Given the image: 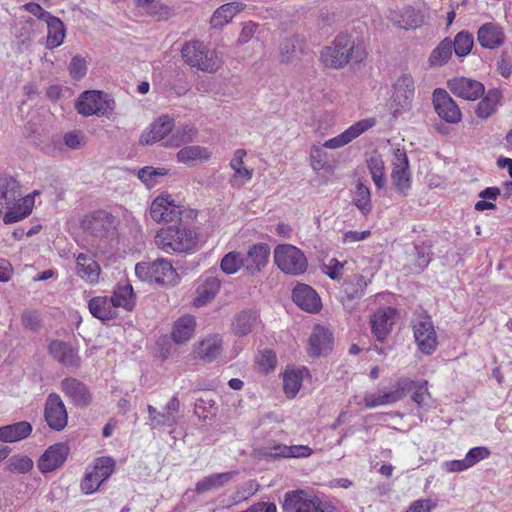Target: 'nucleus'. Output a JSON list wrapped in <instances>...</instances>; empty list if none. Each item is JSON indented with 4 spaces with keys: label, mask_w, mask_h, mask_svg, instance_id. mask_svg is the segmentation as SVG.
<instances>
[{
    "label": "nucleus",
    "mask_w": 512,
    "mask_h": 512,
    "mask_svg": "<svg viewBox=\"0 0 512 512\" xmlns=\"http://www.w3.org/2000/svg\"><path fill=\"white\" fill-rule=\"evenodd\" d=\"M490 455V451L487 447H483V446H479V447H474L472 449H470L465 458H466V461L468 462V465L469 467H473L474 465H476L478 462L488 458Z\"/></svg>",
    "instance_id": "59"
},
{
    "label": "nucleus",
    "mask_w": 512,
    "mask_h": 512,
    "mask_svg": "<svg viewBox=\"0 0 512 512\" xmlns=\"http://www.w3.org/2000/svg\"><path fill=\"white\" fill-rule=\"evenodd\" d=\"M433 105L438 116L447 123L456 124L461 121L462 113L446 90L442 88L434 90Z\"/></svg>",
    "instance_id": "14"
},
{
    "label": "nucleus",
    "mask_w": 512,
    "mask_h": 512,
    "mask_svg": "<svg viewBox=\"0 0 512 512\" xmlns=\"http://www.w3.org/2000/svg\"><path fill=\"white\" fill-rule=\"evenodd\" d=\"M31 432L32 426L26 421L2 426L0 427V441L6 443L17 442L27 438Z\"/></svg>",
    "instance_id": "34"
},
{
    "label": "nucleus",
    "mask_w": 512,
    "mask_h": 512,
    "mask_svg": "<svg viewBox=\"0 0 512 512\" xmlns=\"http://www.w3.org/2000/svg\"><path fill=\"white\" fill-rule=\"evenodd\" d=\"M303 41L299 35H293L285 38L279 46V58L282 63H290L294 59L296 52L303 50Z\"/></svg>",
    "instance_id": "43"
},
{
    "label": "nucleus",
    "mask_w": 512,
    "mask_h": 512,
    "mask_svg": "<svg viewBox=\"0 0 512 512\" xmlns=\"http://www.w3.org/2000/svg\"><path fill=\"white\" fill-rule=\"evenodd\" d=\"M505 33L501 25L488 22L481 25L477 32V40L485 49H497L505 42Z\"/></svg>",
    "instance_id": "22"
},
{
    "label": "nucleus",
    "mask_w": 512,
    "mask_h": 512,
    "mask_svg": "<svg viewBox=\"0 0 512 512\" xmlns=\"http://www.w3.org/2000/svg\"><path fill=\"white\" fill-rule=\"evenodd\" d=\"M244 4L240 2L226 3L213 13L210 24L213 28H222L228 24L237 13L243 10Z\"/></svg>",
    "instance_id": "37"
},
{
    "label": "nucleus",
    "mask_w": 512,
    "mask_h": 512,
    "mask_svg": "<svg viewBox=\"0 0 512 512\" xmlns=\"http://www.w3.org/2000/svg\"><path fill=\"white\" fill-rule=\"evenodd\" d=\"M344 264L339 262L336 258H332L329 264L325 266L326 274L332 280H339L342 277V269Z\"/></svg>",
    "instance_id": "64"
},
{
    "label": "nucleus",
    "mask_w": 512,
    "mask_h": 512,
    "mask_svg": "<svg viewBox=\"0 0 512 512\" xmlns=\"http://www.w3.org/2000/svg\"><path fill=\"white\" fill-rule=\"evenodd\" d=\"M195 135V127L193 125L186 124L175 131L171 138L167 140L166 145L180 147L183 144L192 142Z\"/></svg>",
    "instance_id": "48"
},
{
    "label": "nucleus",
    "mask_w": 512,
    "mask_h": 512,
    "mask_svg": "<svg viewBox=\"0 0 512 512\" xmlns=\"http://www.w3.org/2000/svg\"><path fill=\"white\" fill-rule=\"evenodd\" d=\"M101 268L99 263L90 255L79 253L76 256V273L89 284H96L99 281Z\"/></svg>",
    "instance_id": "28"
},
{
    "label": "nucleus",
    "mask_w": 512,
    "mask_h": 512,
    "mask_svg": "<svg viewBox=\"0 0 512 512\" xmlns=\"http://www.w3.org/2000/svg\"><path fill=\"white\" fill-rule=\"evenodd\" d=\"M257 28H258V24L254 23L252 21L244 23L237 42L239 44H245V43L249 42L252 39V37L254 36Z\"/></svg>",
    "instance_id": "62"
},
{
    "label": "nucleus",
    "mask_w": 512,
    "mask_h": 512,
    "mask_svg": "<svg viewBox=\"0 0 512 512\" xmlns=\"http://www.w3.org/2000/svg\"><path fill=\"white\" fill-rule=\"evenodd\" d=\"M368 282L363 275H353L343 283V302L361 299L367 288Z\"/></svg>",
    "instance_id": "32"
},
{
    "label": "nucleus",
    "mask_w": 512,
    "mask_h": 512,
    "mask_svg": "<svg viewBox=\"0 0 512 512\" xmlns=\"http://www.w3.org/2000/svg\"><path fill=\"white\" fill-rule=\"evenodd\" d=\"M150 216L156 222H172L176 219H194L197 212L177 205L171 195L161 194L152 201Z\"/></svg>",
    "instance_id": "7"
},
{
    "label": "nucleus",
    "mask_w": 512,
    "mask_h": 512,
    "mask_svg": "<svg viewBox=\"0 0 512 512\" xmlns=\"http://www.w3.org/2000/svg\"><path fill=\"white\" fill-rule=\"evenodd\" d=\"M119 220L112 213L96 210L87 214L81 226L83 230L98 242L100 249L112 248L118 244Z\"/></svg>",
    "instance_id": "2"
},
{
    "label": "nucleus",
    "mask_w": 512,
    "mask_h": 512,
    "mask_svg": "<svg viewBox=\"0 0 512 512\" xmlns=\"http://www.w3.org/2000/svg\"><path fill=\"white\" fill-rule=\"evenodd\" d=\"M321 58L325 66L341 68L345 66L350 59L360 62L363 56L358 48L355 50L354 41L351 37L343 34L337 36L331 46H327L322 50Z\"/></svg>",
    "instance_id": "4"
},
{
    "label": "nucleus",
    "mask_w": 512,
    "mask_h": 512,
    "mask_svg": "<svg viewBox=\"0 0 512 512\" xmlns=\"http://www.w3.org/2000/svg\"><path fill=\"white\" fill-rule=\"evenodd\" d=\"M223 351V338L219 334L208 335L199 341L195 347L196 356L206 363H211Z\"/></svg>",
    "instance_id": "27"
},
{
    "label": "nucleus",
    "mask_w": 512,
    "mask_h": 512,
    "mask_svg": "<svg viewBox=\"0 0 512 512\" xmlns=\"http://www.w3.org/2000/svg\"><path fill=\"white\" fill-rule=\"evenodd\" d=\"M270 247L266 243L252 245L244 256V267L252 275L260 272L268 263Z\"/></svg>",
    "instance_id": "24"
},
{
    "label": "nucleus",
    "mask_w": 512,
    "mask_h": 512,
    "mask_svg": "<svg viewBox=\"0 0 512 512\" xmlns=\"http://www.w3.org/2000/svg\"><path fill=\"white\" fill-rule=\"evenodd\" d=\"M173 128L174 119L168 115H162L150 125L149 130L142 133L139 142L142 145H151L164 139Z\"/></svg>",
    "instance_id": "23"
},
{
    "label": "nucleus",
    "mask_w": 512,
    "mask_h": 512,
    "mask_svg": "<svg viewBox=\"0 0 512 512\" xmlns=\"http://www.w3.org/2000/svg\"><path fill=\"white\" fill-rule=\"evenodd\" d=\"M310 354L319 356L331 349L332 334L329 330L316 326L310 336Z\"/></svg>",
    "instance_id": "36"
},
{
    "label": "nucleus",
    "mask_w": 512,
    "mask_h": 512,
    "mask_svg": "<svg viewBox=\"0 0 512 512\" xmlns=\"http://www.w3.org/2000/svg\"><path fill=\"white\" fill-rule=\"evenodd\" d=\"M453 53V41L443 39L430 53L428 63L431 67H440L448 62Z\"/></svg>",
    "instance_id": "40"
},
{
    "label": "nucleus",
    "mask_w": 512,
    "mask_h": 512,
    "mask_svg": "<svg viewBox=\"0 0 512 512\" xmlns=\"http://www.w3.org/2000/svg\"><path fill=\"white\" fill-rule=\"evenodd\" d=\"M48 353L63 367L75 371L81 365V357L76 346L70 342L53 340L48 345Z\"/></svg>",
    "instance_id": "12"
},
{
    "label": "nucleus",
    "mask_w": 512,
    "mask_h": 512,
    "mask_svg": "<svg viewBox=\"0 0 512 512\" xmlns=\"http://www.w3.org/2000/svg\"><path fill=\"white\" fill-rule=\"evenodd\" d=\"M392 95V103L395 105L394 114H399L410 108L415 94V82L410 74H403L397 79Z\"/></svg>",
    "instance_id": "13"
},
{
    "label": "nucleus",
    "mask_w": 512,
    "mask_h": 512,
    "mask_svg": "<svg viewBox=\"0 0 512 512\" xmlns=\"http://www.w3.org/2000/svg\"><path fill=\"white\" fill-rule=\"evenodd\" d=\"M450 91L457 97L465 100H476L484 94V85L466 77H458L448 81Z\"/></svg>",
    "instance_id": "21"
},
{
    "label": "nucleus",
    "mask_w": 512,
    "mask_h": 512,
    "mask_svg": "<svg viewBox=\"0 0 512 512\" xmlns=\"http://www.w3.org/2000/svg\"><path fill=\"white\" fill-rule=\"evenodd\" d=\"M115 461L110 457H100L96 459L93 468L91 469L95 475L104 482L114 472Z\"/></svg>",
    "instance_id": "52"
},
{
    "label": "nucleus",
    "mask_w": 512,
    "mask_h": 512,
    "mask_svg": "<svg viewBox=\"0 0 512 512\" xmlns=\"http://www.w3.org/2000/svg\"><path fill=\"white\" fill-rule=\"evenodd\" d=\"M150 16L156 18L158 21L167 20L173 15V9L168 5L160 2L154 3L151 7L145 10Z\"/></svg>",
    "instance_id": "57"
},
{
    "label": "nucleus",
    "mask_w": 512,
    "mask_h": 512,
    "mask_svg": "<svg viewBox=\"0 0 512 512\" xmlns=\"http://www.w3.org/2000/svg\"><path fill=\"white\" fill-rule=\"evenodd\" d=\"M88 308L93 317L101 321L117 318L118 312L108 296H95L88 302Z\"/></svg>",
    "instance_id": "30"
},
{
    "label": "nucleus",
    "mask_w": 512,
    "mask_h": 512,
    "mask_svg": "<svg viewBox=\"0 0 512 512\" xmlns=\"http://www.w3.org/2000/svg\"><path fill=\"white\" fill-rule=\"evenodd\" d=\"M33 206L34 196L26 195L25 197L19 199L17 202L8 205V211L3 217V222L5 224H13L23 220L31 214Z\"/></svg>",
    "instance_id": "31"
},
{
    "label": "nucleus",
    "mask_w": 512,
    "mask_h": 512,
    "mask_svg": "<svg viewBox=\"0 0 512 512\" xmlns=\"http://www.w3.org/2000/svg\"><path fill=\"white\" fill-rule=\"evenodd\" d=\"M135 274L142 281L155 282L161 285L171 284L177 275L171 262L166 259L137 263Z\"/></svg>",
    "instance_id": "10"
},
{
    "label": "nucleus",
    "mask_w": 512,
    "mask_h": 512,
    "mask_svg": "<svg viewBox=\"0 0 512 512\" xmlns=\"http://www.w3.org/2000/svg\"><path fill=\"white\" fill-rule=\"evenodd\" d=\"M375 124L376 121L374 118H366L357 121L336 137L326 140L323 146L328 149H337L343 147L372 128Z\"/></svg>",
    "instance_id": "18"
},
{
    "label": "nucleus",
    "mask_w": 512,
    "mask_h": 512,
    "mask_svg": "<svg viewBox=\"0 0 512 512\" xmlns=\"http://www.w3.org/2000/svg\"><path fill=\"white\" fill-rule=\"evenodd\" d=\"M274 262L285 274L299 276L308 268V260L302 250L291 244H279L275 247Z\"/></svg>",
    "instance_id": "6"
},
{
    "label": "nucleus",
    "mask_w": 512,
    "mask_h": 512,
    "mask_svg": "<svg viewBox=\"0 0 512 512\" xmlns=\"http://www.w3.org/2000/svg\"><path fill=\"white\" fill-rule=\"evenodd\" d=\"M415 383L412 380L404 379L398 382L394 390L382 393H369L364 397V404L367 408L392 404L402 399L406 391L410 390Z\"/></svg>",
    "instance_id": "17"
},
{
    "label": "nucleus",
    "mask_w": 512,
    "mask_h": 512,
    "mask_svg": "<svg viewBox=\"0 0 512 512\" xmlns=\"http://www.w3.org/2000/svg\"><path fill=\"white\" fill-rule=\"evenodd\" d=\"M114 99L97 90L83 92L77 100L76 109L83 116H108L115 109Z\"/></svg>",
    "instance_id": "8"
},
{
    "label": "nucleus",
    "mask_w": 512,
    "mask_h": 512,
    "mask_svg": "<svg viewBox=\"0 0 512 512\" xmlns=\"http://www.w3.org/2000/svg\"><path fill=\"white\" fill-rule=\"evenodd\" d=\"M244 256L236 251L227 253L221 260L220 268L227 275L236 273L244 267Z\"/></svg>",
    "instance_id": "50"
},
{
    "label": "nucleus",
    "mask_w": 512,
    "mask_h": 512,
    "mask_svg": "<svg viewBox=\"0 0 512 512\" xmlns=\"http://www.w3.org/2000/svg\"><path fill=\"white\" fill-rule=\"evenodd\" d=\"M414 338L419 350L431 355L438 346L437 334L430 318H425L413 326Z\"/></svg>",
    "instance_id": "15"
},
{
    "label": "nucleus",
    "mask_w": 512,
    "mask_h": 512,
    "mask_svg": "<svg viewBox=\"0 0 512 512\" xmlns=\"http://www.w3.org/2000/svg\"><path fill=\"white\" fill-rule=\"evenodd\" d=\"M60 387L65 396L77 407H87L92 402V394L80 380L68 377L61 381Z\"/></svg>",
    "instance_id": "19"
},
{
    "label": "nucleus",
    "mask_w": 512,
    "mask_h": 512,
    "mask_svg": "<svg viewBox=\"0 0 512 512\" xmlns=\"http://www.w3.org/2000/svg\"><path fill=\"white\" fill-rule=\"evenodd\" d=\"M102 483V480H100L92 470H87L85 477L81 482V490L87 495L92 494L98 490Z\"/></svg>",
    "instance_id": "55"
},
{
    "label": "nucleus",
    "mask_w": 512,
    "mask_h": 512,
    "mask_svg": "<svg viewBox=\"0 0 512 512\" xmlns=\"http://www.w3.org/2000/svg\"><path fill=\"white\" fill-rule=\"evenodd\" d=\"M177 423V416L172 415L164 409V412L157 413L155 419L150 423V427L152 429L162 428V427H174Z\"/></svg>",
    "instance_id": "56"
},
{
    "label": "nucleus",
    "mask_w": 512,
    "mask_h": 512,
    "mask_svg": "<svg viewBox=\"0 0 512 512\" xmlns=\"http://www.w3.org/2000/svg\"><path fill=\"white\" fill-rule=\"evenodd\" d=\"M195 318L191 315H184L177 319L174 323L171 333L172 340L176 344L187 342L195 332Z\"/></svg>",
    "instance_id": "35"
},
{
    "label": "nucleus",
    "mask_w": 512,
    "mask_h": 512,
    "mask_svg": "<svg viewBox=\"0 0 512 512\" xmlns=\"http://www.w3.org/2000/svg\"><path fill=\"white\" fill-rule=\"evenodd\" d=\"M22 325L31 331H38L42 325L40 313L37 310L26 309L21 314Z\"/></svg>",
    "instance_id": "54"
},
{
    "label": "nucleus",
    "mask_w": 512,
    "mask_h": 512,
    "mask_svg": "<svg viewBox=\"0 0 512 512\" xmlns=\"http://www.w3.org/2000/svg\"><path fill=\"white\" fill-rule=\"evenodd\" d=\"M283 512H333L334 506L313 492L297 489L284 495Z\"/></svg>",
    "instance_id": "3"
},
{
    "label": "nucleus",
    "mask_w": 512,
    "mask_h": 512,
    "mask_svg": "<svg viewBox=\"0 0 512 512\" xmlns=\"http://www.w3.org/2000/svg\"><path fill=\"white\" fill-rule=\"evenodd\" d=\"M396 309L385 307L379 309L371 318L372 333L378 341H384L394 323Z\"/></svg>",
    "instance_id": "25"
},
{
    "label": "nucleus",
    "mask_w": 512,
    "mask_h": 512,
    "mask_svg": "<svg viewBox=\"0 0 512 512\" xmlns=\"http://www.w3.org/2000/svg\"><path fill=\"white\" fill-rule=\"evenodd\" d=\"M367 167L370 172L371 178L378 190L385 188L386 177L384 161L380 155H371L367 159Z\"/></svg>",
    "instance_id": "44"
},
{
    "label": "nucleus",
    "mask_w": 512,
    "mask_h": 512,
    "mask_svg": "<svg viewBox=\"0 0 512 512\" xmlns=\"http://www.w3.org/2000/svg\"><path fill=\"white\" fill-rule=\"evenodd\" d=\"M220 286L221 282L216 276L207 274L197 287L195 305L202 306L213 299L218 293Z\"/></svg>",
    "instance_id": "33"
},
{
    "label": "nucleus",
    "mask_w": 512,
    "mask_h": 512,
    "mask_svg": "<svg viewBox=\"0 0 512 512\" xmlns=\"http://www.w3.org/2000/svg\"><path fill=\"white\" fill-rule=\"evenodd\" d=\"M257 319L258 314L256 311L252 309L243 310L234 316L231 330L237 336H245L252 331Z\"/></svg>",
    "instance_id": "38"
},
{
    "label": "nucleus",
    "mask_w": 512,
    "mask_h": 512,
    "mask_svg": "<svg viewBox=\"0 0 512 512\" xmlns=\"http://www.w3.org/2000/svg\"><path fill=\"white\" fill-rule=\"evenodd\" d=\"M500 99L501 92L498 89H490L478 103L476 115L481 119H487L495 112Z\"/></svg>",
    "instance_id": "41"
},
{
    "label": "nucleus",
    "mask_w": 512,
    "mask_h": 512,
    "mask_svg": "<svg viewBox=\"0 0 512 512\" xmlns=\"http://www.w3.org/2000/svg\"><path fill=\"white\" fill-rule=\"evenodd\" d=\"M283 387L288 397H295L301 387V378L295 372H286L283 378Z\"/></svg>",
    "instance_id": "53"
},
{
    "label": "nucleus",
    "mask_w": 512,
    "mask_h": 512,
    "mask_svg": "<svg viewBox=\"0 0 512 512\" xmlns=\"http://www.w3.org/2000/svg\"><path fill=\"white\" fill-rule=\"evenodd\" d=\"M236 474L237 472L231 471L208 475L196 483L195 491L198 494H203L214 489H219L227 484Z\"/></svg>",
    "instance_id": "39"
},
{
    "label": "nucleus",
    "mask_w": 512,
    "mask_h": 512,
    "mask_svg": "<svg viewBox=\"0 0 512 512\" xmlns=\"http://www.w3.org/2000/svg\"><path fill=\"white\" fill-rule=\"evenodd\" d=\"M155 244L168 254H192L201 247L200 233L196 226L180 219L178 223L159 229Z\"/></svg>",
    "instance_id": "1"
},
{
    "label": "nucleus",
    "mask_w": 512,
    "mask_h": 512,
    "mask_svg": "<svg viewBox=\"0 0 512 512\" xmlns=\"http://www.w3.org/2000/svg\"><path fill=\"white\" fill-rule=\"evenodd\" d=\"M292 298L297 306L310 313L317 312L321 307L320 297L306 284H298L292 291Z\"/></svg>",
    "instance_id": "26"
},
{
    "label": "nucleus",
    "mask_w": 512,
    "mask_h": 512,
    "mask_svg": "<svg viewBox=\"0 0 512 512\" xmlns=\"http://www.w3.org/2000/svg\"><path fill=\"white\" fill-rule=\"evenodd\" d=\"M20 193V184L17 180L10 177L0 182V200L6 201V205L17 202Z\"/></svg>",
    "instance_id": "46"
},
{
    "label": "nucleus",
    "mask_w": 512,
    "mask_h": 512,
    "mask_svg": "<svg viewBox=\"0 0 512 512\" xmlns=\"http://www.w3.org/2000/svg\"><path fill=\"white\" fill-rule=\"evenodd\" d=\"M70 75L73 79L83 78L87 72L86 61L81 56H74L69 64Z\"/></svg>",
    "instance_id": "58"
},
{
    "label": "nucleus",
    "mask_w": 512,
    "mask_h": 512,
    "mask_svg": "<svg viewBox=\"0 0 512 512\" xmlns=\"http://www.w3.org/2000/svg\"><path fill=\"white\" fill-rule=\"evenodd\" d=\"M181 54L188 65L204 72L215 73L221 66L217 53L207 49L200 41L186 43Z\"/></svg>",
    "instance_id": "5"
},
{
    "label": "nucleus",
    "mask_w": 512,
    "mask_h": 512,
    "mask_svg": "<svg viewBox=\"0 0 512 512\" xmlns=\"http://www.w3.org/2000/svg\"><path fill=\"white\" fill-rule=\"evenodd\" d=\"M354 205L366 216L372 210L371 191L368 186L358 182L353 197Z\"/></svg>",
    "instance_id": "45"
},
{
    "label": "nucleus",
    "mask_w": 512,
    "mask_h": 512,
    "mask_svg": "<svg viewBox=\"0 0 512 512\" xmlns=\"http://www.w3.org/2000/svg\"><path fill=\"white\" fill-rule=\"evenodd\" d=\"M69 447L65 443H55L48 447L38 461V468L42 473H49L60 468L69 454Z\"/></svg>",
    "instance_id": "20"
},
{
    "label": "nucleus",
    "mask_w": 512,
    "mask_h": 512,
    "mask_svg": "<svg viewBox=\"0 0 512 512\" xmlns=\"http://www.w3.org/2000/svg\"><path fill=\"white\" fill-rule=\"evenodd\" d=\"M391 182L397 194L408 196L412 187L409 160L404 149L397 148L393 153Z\"/></svg>",
    "instance_id": "11"
},
{
    "label": "nucleus",
    "mask_w": 512,
    "mask_h": 512,
    "mask_svg": "<svg viewBox=\"0 0 512 512\" xmlns=\"http://www.w3.org/2000/svg\"><path fill=\"white\" fill-rule=\"evenodd\" d=\"M45 420L48 426L55 430H63L68 421L66 407L60 396L56 393L48 395L45 403Z\"/></svg>",
    "instance_id": "16"
},
{
    "label": "nucleus",
    "mask_w": 512,
    "mask_h": 512,
    "mask_svg": "<svg viewBox=\"0 0 512 512\" xmlns=\"http://www.w3.org/2000/svg\"><path fill=\"white\" fill-rule=\"evenodd\" d=\"M473 44V35L468 31H461L455 36L453 42V51L458 57H464L470 53Z\"/></svg>",
    "instance_id": "49"
},
{
    "label": "nucleus",
    "mask_w": 512,
    "mask_h": 512,
    "mask_svg": "<svg viewBox=\"0 0 512 512\" xmlns=\"http://www.w3.org/2000/svg\"><path fill=\"white\" fill-rule=\"evenodd\" d=\"M234 175L230 180L233 187H241L251 180L253 176V170H250L244 166L233 169Z\"/></svg>",
    "instance_id": "60"
},
{
    "label": "nucleus",
    "mask_w": 512,
    "mask_h": 512,
    "mask_svg": "<svg viewBox=\"0 0 512 512\" xmlns=\"http://www.w3.org/2000/svg\"><path fill=\"white\" fill-rule=\"evenodd\" d=\"M256 455L259 460L274 462L283 458L308 457L312 449L306 445L287 446L268 439L256 448Z\"/></svg>",
    "instance_id": "9"
},
{
    "label": "nucleus",
    "mask_w": 512,
    "mask_h": 512,
    "mask_svg": "<svg viewBox=\"0 0 512 512\" xmlns=\"http://www.w3.org/2000/svg\"><path fill=\"white\" fill-rule=\"evenodd\" d=\"M209 156L207 149L201 146H187L177 153L178 161L186 164L195 160H207Z\"/></svg>",
    "instance_id": "47"
},
{
    "label": "nucleus",
    "mask_w": 512,
    "mask_h": 512,
    "mask_svg": "<svg viewBox=\"0 0 512 512\" xmlns=\"http://www.w3.org/2000/svg\"><path fill=\"white\" fill-rule=\"evenodd\" d=\"M46 23L48 28L46 46L49 49H53L63 43L65 38V27L63 22L55 16L51 17L46 21Z\"/></svg>",
    "instance_id": "42"
},
{
    "label": "nucleus",
    "mask_w": 512,
    "mask_h": 512,
    "mask_svg": "<svg viewBox=\"0 0 512 512\" xmlns=\"http://www.w3.org/2000/svg\"><path fill=\"white\" fill-rule=\"evenodd\" d=\"M33 461L26 455L16 454L7 461V470L12 473L26 474L33 468Z\"/></svg>",
    "instance_id": "51"
},
{
    "label": "nucleus",
    "mask_w": 512,
    "mask_h": 512,
    "mask_svg": "<svg viewBox=\"0 0 512 512\" xmlns=\"http://www.w3.org/2000/svg\"><path fill=\"white\" fill-rule=\"evenodd\" d=\"M436 507V503H433L429 499H419L412 502L407 512H431Z\"/></svg>",
    "instance_id": "63"
},
{
    "label": "nucleus",
    "mask_w": 512,
    "mask_h": 512,
    "mask_svg": "<svg viewBox=\"0 0 512 512\" xmlns=\"http://www.w3.org/2000/svg\"><path fill=\"white\" fill-rule=\"evenodd\" d=\"M111 300L115 308H123L130 312L136 306V294L128 281L119 282L113 289Z\"/></svg>",
    "instance_id": "29"
},
{
    "label": "nucleus",
    "mask_w": 512,
    "mask_h": 512,
    "mask_svg": "<svg viewBox=\"0 0 512 512\" xmlns=\"http://www.w3.org/2000/svg\"><path fill=\"white\" fill-rule=\"evenodd\" d=\"M64 143L71 149H78L84 145V136L78 131H71L64 135Z\"/></svg>",
    "instance_id": "61"
}]
</instances>
